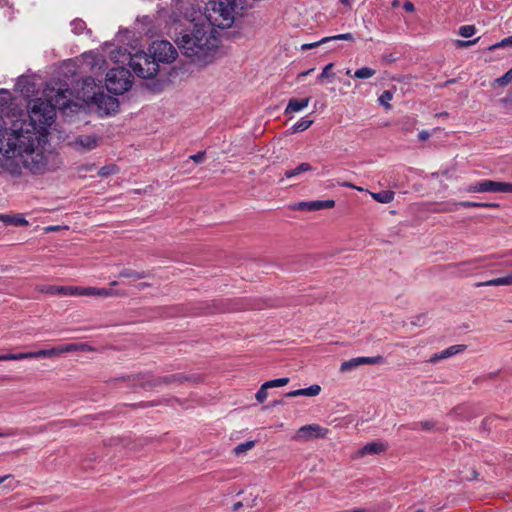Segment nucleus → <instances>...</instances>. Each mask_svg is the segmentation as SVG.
Here are the masks:
<instances>
[{
  "label": "nucleus",
  "instance_id": "nucleus-1",
  "mask_svg": "<svg viewBox=\"0 0 512 512\" xmlns=\"http://www.w3.org/2000/svg\"><path fill=\"white\" fill-rule=\"evenodd\" d=\"M217 31L210 24L196 22L180 32L176 43L181 53L192 62L208 63L218 47Z\"/></svg>",
  "mask_w": 512,
  "mask_h": 512
},
{
  "label": "nucleus",
  "instance_id": "nucleus-2",
  "mask_svg": "<svg viewBox=\"0 0 512 512\" xmlns=\"http://www.w3.org/2000/svg\"><path fill=\"white\" fill-rule=\"evenodd\" d=\"M42 138L45 135L35 123L19 118L12 122L9 129L0 130V152L20 156L39 146Z\"/></svg>",
  "mask_w": 512,
  "mask_h": 512
},
{
  "label": "nucleus",
  "instance_id": "nucleus-3",
  "mask_svg": "<svg viewBox=\"0 0 512 512\" xmlns=\"http://www.w3.org/2000/svg\"><path fill=\"white\" fill-rule=\"evenodd\" d=\"M82 99L88 104H95L105 114L115 113L119 107L117 98L105 94L92 77L83 79Z\"/></svg>",
  "mask_w": 512,
  "mask_h": 512
},
{
  "label": "nucleus",
  "instance_id": "nucleus-4",
  "mask_svg": "<svg viewBox=\"0 0 512 512\" xmlns=\"http://www.w3.org/2000/svg\"><path fill=\"white\" fill-rule=\"evenodd\" d=\"M237 7V0H218L212 2L211 8L207 10L205 23L210 24V28H230L235 20Z\"/></svg>",
  "mask_w": 512,
  "mask_h": 512
},
{
  "label": "nucleus",
  "instance_id": "nucleus-5",
  "mask_svg": "<svg viewBox=\"0 0 512 512\" xmlns=\"http://www.w3.org/2000/svg\"><path fill=\"white\" fill-rule=\"evenodd\" d=\"M55 117L54 107L41 99H36L32 102L27 115H24L20 119L25 121H31L37 125L38 129L44 131L45 126H50Z\"/></svg>",
  "mask_w": 512,
  "mask_h": 512
},
{
  "label": "nucleus",
  "instance_id": "nucleus-6",
  "mask_svg": "<svg viewBox=\"0 0 512 512\" xmlns=\"http://www.w3.org/2000/svg\"><path fill=\"white\" fill-rule=\"evenodd\" d=\"M132 86L130 70L124 67L111 68L106 74V88L114 95L128 91Z\"/></svg>",
  "mask_w": 512,
  "mask_h": 512
},
{
  "label": "nucleus",
  "instance_id": "nucleus-7",
  "mask_svg": "<svg viewBox=\"0 0 512 512\" xmlns=\"http://www.w3.org/2000/svg\"><path fill=\"white\" fill-rule=\"evenodd\" d=\"M129 67L136 76L143 79H151L156 76L159 71V65L151 58L149 53L143 51L137 52L131 56Z\"/></svg>",
  "mask_w": 512,
  "mask_h": 512
},
{
  "label": "nucleus",
  "instance_id": "nucleus-8",
  "mask_svg": "<svg viewBox=\"0 0 512 512\" xmlns=\"http://www.w3.org/2000/svg\"><path fill=\"white\" fill-rule=\"evenodd\" d=\"M151 58L159 63H170L176 59L177 51L174 46L166 40L154 41L148 48Z\"/></svg>",
  "mask_w": 512,
  "mask_h": 512
},
{
  "label": "nucleus",
  "instance_id": "nucleus-9",
  "mask_svg": "<svg viewBox=\"0 0 512 512\" xmlns=\"http://www.w3.org/2000/svg\"><path fill=\"white\" fill-rule=\"evenodd\" d=\"M19 157L22 158L23 165L33 173H42L46 168V157L43 152L38 149V146L32 148L31 151H26Z\"/></svg>",
  "mask_w": 512,
  "mask_h": 512
},
{
  "label": "nucleus",
  "instance_id": "nucleus-10",
  "mask_svg": "<svg viewBox=\"0 0 512 512\" xmlns=\"http://www.w3.org/2000/svg\"><path fill=\"white\" fill-rule=\"evenodd\" d=\"M384 363V358L381 355L375 357H356L348 361H344L340 366L342 373L350 372L361 365H375Z\"/></svg>",
  "mask_w": 512,
  "mask_h": 512
},
{
  "label": "nucleus",
  "instance_id": "nucleus-11",
  "mask_svg": "<svg viewBox=\"0 0 512 512\" xmlns=\"http://www.w3.org/2000/svg\"><path fill=\"white\" fill-rule=\"evenodd\" d=\"M468 192L506 193V182L483 180V181L477 182V183L469 186Z\"/></svg>",
  "mask_w": 512,
  "mask_h": 512
},
{
  "label": "nucleus",
  "instance_id": "nucleus-12",
  "mask_svg": "<svg viewBox=\"0 0 512 512\" xmlns=\"http://www.w3.org/2000/svg\"><path fill=\"white\" fill-rule=\"evenodd\" d=\"M328 429L318 424L305 425L299 428L295 438L298 440H310L314 438H323L327 435Z\"/></svg>",
  "mask_w": 512,
  "mask_h": 512
},
{
  "label": "nucleus",
  "instance_id": "nucleus-13",
  "mask_svg": "<svg viewBox=\"0 0 512 512\" xmlns=\"http://www.w3.org/2000/svg\"><path fill=\"white\" fill-rule=\"evenodd\" d=\"M335 206L334 200H315V201H308V202H300L297 207L299 210H306V211H317L322 209H330Z\"/></svg>",
  "mask_w": 512,
  "mask_h": 512
},
{
  "label": "nucleus",
  "instance_id": "nucleus-14",
  "mask_svg": "<svg viewBox=\"0 0 512 512\" xmlns=\"http://www.w3.org/2000/svg\"><path fill=\"white\" fill-rule=\"evenodd\" d=\"M100 138L95 135H80L73 142L74 146L84 151H90L96 148L99 144Z\"/></svg>",
  "mask_w": 512,
  "mask_h": 512
},
{
  "label": "nucleus",
  "instance_id": "nucleus-15",
  "mask_svg": "<svg viewBox=\"0 0 512 512\" xmlns=\"http://www.w3.org/2000/svg\"><path fill=\"white\" fill-rule=\"evenodd\" d=\"M466 349V346L465 345H461V344H458V345H453V346H450L448 348H446L445 350L439 352V353H435L429 360L430 363H436L440 360H443V359H447V358H450L458 353H461L463 352L464 350Z\"/></svg>",
  "mask_w": 512,
  "mask_h": 512
},
{
  "label": "nucleus",
  "instance_id": "nucleus-16",
  "mask_svg": "<svg viewBox=\"0 0 512 512\" xmlns=\"http://www.w3.org/2000/svg\"><path fill=\"white\" fill-rule=\"evenodd\" d=\"M335 40L353 41L354 40V36H353L352 33H344V34H339V35H335V36H331V37H325V38H322L321 40H319L317 42L303 44L301 46V49L302 50L312 49V48H315V47H317V46H319L321 44H324V43H327V42H330V41H335Z\"/></svg>",
  "mask_w": 512,
  "mask_h": 512
},
{
  "label": "nucleus",
  "instance_id": "nucleus-17",
  "mask_svg": "<svg viewBox=\"0 0 512 512\" xmlns=\"http://www.w3.org/2000/svg\"><path fill=\"white\" fill-rule=\"evenodd\" d=\"M114 292L111 289L106 288H95V287H79L78 296H98V297H110L113 296Z\"/></svg>",
  "mask_w": 512,
  "mask_h": 512
},
{
  "label": "nucleus",
  "instance_id": "nucleus-18",
  "mask_svg": "<svg viewBox=\"0 0 512 512\" xmlns=\"http://www.w3.org/2000/svg\"><path fill=\"white\" fill-rule=\"evenodd\" d=\"M310 102V97H306L303 99L291 98L288 102V105L285 109V114H291L300 112L305 109Z\"/></svg>",
  "mask_w": 512,
  "mask_h": 512
},
{
  "label": "nucleus",
  "instance_id": "nucleus-19",
  "mask_svg": "<svg viewBox=\"0 0 512 512\" xmlns=\"http://www.w3.org/2000/svg\"><path fill=\"white\" fill-rule=\"evenodd\" d=\"M320 392H321V387L317 384H314L308 388L290 391L285 394V397H288V398H293V397H297V396L314 397V396H317Z\"/></svg>",
  "mask_w": 512,
  "mask_h": 512
},
{
  "label": "nucleus",
  "instance_id": "nucleus-20",
  "mask_svg": "<svg viewBox=\"0 0 512 512\" xmlns=\"http://www.w3.org/2000/svg\"><path fill=\"white\" fill-rule=\"evenodd\" d=\"M63 353H64V346L61 345V346L53 347L51 349H44V350L31 352V356H32V358H50V357H54V356H59Z\"/></svg>",
  "mask_w": 512,
  "mask_h": 512
},
{
  "label": "nucleus",
  "instance_id": "nucleus-21",
  "mask_svg": "<svg viewBox=\"0 0 512 512\" xmlns=\"http://www.w3.org/2000/svg\"><path fill=\"white\" fill-rule=\"evenodd\" d=\"M149 276H150L149 272H146V271H136V270L130 269V268H125V269L121 270L120 273H119V277L127 278V279H130L132 281H138V280L147 278Z\"/></svg>",
  "mask_w": 512,
  "mask_h": 512
},
{
  "label": "nucleus",
  "instance_id": "nucleus-22",
  "mask_svg": "<svg viewBox=\"0 0 512 512\" xmlns=\"http://www.w3.org/2000/svg\"><path fill=\"white\" fill-rule=\"evenodd\" d=\"M386 449V445L381 442H370L363 446L359 450V454L361 456L367 455V454H378L383 452Z\"/></svg>",
  "mask_w": 512,
  "mask_h": 512
},
{
  "label": "nucleus",
  "instance_id": "nucleus-23",
  "mask_svg": "<svg viewBox=\"0 0 512 512\" xmlns=\"http://www.w3.org/2000/svg\"><path fill=\"white\" fill-rule=\"evenodd\" d=\"M182 376L181 375H172V376H167V377H159L157 379H155L153 382H143L141 384V386L145 389L147 388H150V387H153V386H157V385H161V384H168V383H171V382H174V381H180L182 380Z\"/></svg>",
  "mask_w": 512,
  "mask_h": 512
},
{
  "label": "nucleus",
  "instance_id": "nucleus-24",
  "mask_svg": "<svg viewBox=\"0 0 512 512\" xmlns=\"http://www.w3.org/2000/svg\"><path fill=\"white\" fill-rule=\"evenodd\" d=\"M500 285H512V273L507 276H504V277H499V278H495V279L488 280L485 282L476 283L477 287L500 286Z\"/></svg>",
  "mask_w": 512,
  "mask_h": 512
},
{
  "label": "nucleus",
  "instance_id": "nucleus-25",
  "mask_svg": "<svg viewBox=\"0 0 512 512\" xmlns=\"http://www.w3.org/2000/svg\"><path fill=\"white\" fill-rule=\"evenodd\" d=\"M371 197L379 203H390L394 199V192L391 190H383L380 192H371Z\"/></svg>",
  "mask_w": 512,
  "mask_h": 512
},
{
  "label": "nucleus",
  "instance_id": "nucleus-26",
  "mask_svg": "<svg viewBox=\"0 0 512 512\" xmlns=\"http://www.w3.org/2000/svg\"><path fill=\"white\" fill-rule=\"evenodd\" d=\"M63 346H64V353L76 352V351H81V352L94 351V348L87 343H70V344H66Z\"/></svg>",
  "mask_w": 512,
  "mask_h": 512
},
{
  "label": "nucleus",
  "instance_id": "nucleus-27",
  "mask_svg": "<svg viewBox=\"0 0 512 512\" xmlns=\"http://www.w3.org/2000/svg\"><path fill=\"white\" fill-rule=\"evenodd\" d=\"M312 170H313V168L309 163L303 162V163L299 164L294 169L286 170L284 175L286 178H292V177H296L304 172H308V171H312Z\"/></svg>",
  "mask_w": 512,
  "mask_h": 512
},
{
  "label": "nucleus",
  "instance_id": "nucleus-28",
  "mask_svg": "<svg viewBox=\"0 0 512 512\" xmlns=\"http://www.w3.org/2000/svg\"><path fill=\"white\" fill-rule=\"evenodd\" d=\"M313 124V120L308 117L302 118L292 126V133H299L307 130Z\"/></svg>",
  "mask_w": 512,
  "mask_h": 512
},
{
  "label": "nucleus",
  "instance_id": "nucleus-29",
  "mask_svg": "<svg viewBox=\"0 0 512 512\" xmlns=\"http://www.w3.org/2000/svg\"><path fill=\"white\" fill-rule=\"evenodd\" d=\"M32 358L31 352H23V353H9L0 355V361H10V360H23Z\"/></svg>",
  "mask_w": 512,
  "mask_h": 512
},
{
  "label": "nucleus",
  "instance_id": "nucleus-30",
  "mask_svg": "<svg viewBox=\"0 0 512 512\" xmlns=\"http://www.w3.org/2000/svg\"><path fill=\"white\" fill-rule=\"evenodd\" d=\"M376 74V71L370 67H362L360 69H357L353 77L358 79H368Z\"/></svg>",
  "mask_w": 512,
  "mask_h": 512
},
{
  "label": "nucleus",
  "instance_id": "nucleus-31",
  "mask_svg": "<svg viewBox=\"0 0 512 512\" xmlns=\"http://www.w3.org/2000/svg\"><path fill=\"white\" fill-rule=\"evenodd\" d=\"M255 446V441H246L244 443H240L238 444L234 449H233V453L236 455V456H240L244 453H246L248 450H251L253 447Z\"/></svg>",
  "mask_w": 512,
  "mask_h": 512
},
{
  "label": "nucleus",
  "instance_id": "nucleus-32",
  "mask_svg": "<svg viewBox=\"0 0 512 512\" xmlns=\"http://www.w3.org/2000/svg\"><path fill=\"white\" fill-rule=\"evenodd\" d=\"M457 205H459L461 207H464V208H472V207H479V208L491 207V208H494V207H498L499 206L496 203H483V202H472V201H461Z\"/></svg>",
  "mask_w": 512,
  "mask_h": 512
},
{
  "label": "nucleus",
  "instance_id": "nucleus-33",
  "mask_svg": "<svg viewBox=\"0 0 512 512\" xmlns=\"http://www.w3.org/2000/svg\"><path fill=\"white\" fill-rule=\"evenodd\" d=\"M5 483L4 489H7L8 491H12L15 488L18 487L19 481H15L12 479V475H4L0 477V484Z\"/></svg>",
  "mask_w": 512,
  "mask_h": 512
},
{
  "label": "nucleus",
  "instance_id": "nucleus-34",
  "mask_svg": "<svg viewBox=\"0 0 512 512\" xmlns=\"http://www.w3.org/2000/svg\"><path fill=\"white\" fill-rule=\"evenodd\" d=\"M512 81V68L509 69L503 76L495 79L493 82H492V87H495L496 85H499V86H506L507 84H509L510 82Z\"/></svg>",
  "mask_w": 512,
  "mask_h": 512
},
{
  "label": "nucleus",
  "instance_id": "nucleus-35",
  "mask_svg": "<svg viewBox=\"0 0 512 512\" xmlns=\"http://www.w3.org/2000/svg\"><path fill=\"white\" fill-rule=\"evenodd\" d=\"M79 293V287H73V286H57V292L56 294L59 295H71V296H78Z\"/></svg>",
  "mask_w": 512,
  "mask_h": 512
},
{
  "label": "nucleus",
  "instance_id": "nucleus-36",
  "mask_svg": "<svg viewBox=\"0 0 512 512\" xmlns=\"http://www.w3.org/2000/svg\"><path fill=\"white\" fill-rule=\"evenodd\" d=\"M393 99V94L389 90L383 91V93L379 96L378 101L381 105H383L386 109H390V101Z\"/></svg>",
  "mask_w": 512,
  "mask_h": 512
},
{
  "label": "nucleus",
  "instance_id": "nucleus-37",
  "mask_svg": "<svg viewBox=\"0 0 512 512\" xmlns=\"http://www.w3.org/2000/svg\"><path fill=\"white\" fill-rule=\"evenodd\" d=\"M480 260H481V258L461 262V263L456 264L455 267L458 269L459 273L468 272L469 270H471L470 268L472 266H474L476 263H478Z\"/></svg>",
  "mask_w": 512,
  "mask_h": 512
},
{
  "label": "nucleus",
  "instance_id": "nucleus-38",
  "mask_svg": "<svg viewBox=\"0 0 512 512\" xmlns=\"http://www.w3.org/2000/svg\"><path fill=\"white\" fill-rule=\"evenodd\" d=\"M289 378H278L265 382V388L282 387L288 384Z\"/></svg>",
  "mask_w": 512,
  "mask_h": 512
},
{
  "label": "nucleus",
  "instance_id": "nucleus-39",
  "mask_svg": "<svg viewBox=\"0 0 512 512\" xmlns=\"http://www.w3.org/2000/svg\"><path fill=\"white\" fill-rule=\"evenodd\" d=\"M476 33L474 25H464L459 28V34L464 38L472 37Z\"/></svg>",
  "mask_w": 512,
  "mask_h": 512
},
{
  "label": "nucleus",
  "instance_id": "nucleus-40",
  "mask_svg": "<svg viewBox=\"0 0 512 512\" xmlns=\"http://www.w3.org/2000/svg\"><path fill=\"white\" fill-rule=\"evenodd\" d=\"M332 67H333V63L327 64L323 68V70L320 73V75L318 76V80L319 81H323L326 78H333L335 76V74L332 72Z\"/></svg>",
  "mask_w": 512,
  "mask_h": 512
},
{
  "label": "nucleus",
  "instance_id": "nucleus-41",
  "mask_svg": "<svg viewBox=\"0 0 512 512\" xmlns=\"http://www.w3.org/2000/svg\"><path fill=\"white\" fill-rule=\"evenodd\" d=\"M72 30L75 34H81L86 28V24L83 20L76 19L71 22Z\"/></svg>",
  "mask_w": 512,
  "mask_h": 512
},
{
  "label": "nucleus",
  "instance_id": "nucleus-42",
  "mask_svg": "<svg viewBox=\"0 0 512 512\" xmlns=\"http://www.w3.org/2000/svg\"><path fill=\"white\" fill-rule=\"evenodd\" d=\"M36 290L41 292V293L55 295L56 292H57V286H54V285H41V286H37Z\"/></svg>",
  "mask_w": 512,
  "mask_h": 512
},
{
  "label": "nucleus",
  "instance_id": "nucleus-43",
  "mask_svg": "<svg viewBox=\"0 0 512 512\" xmlns=\"http://www.w3.org/2000/svg\"><path fill=\"white\" fill-rule=\"evenodd\" d=\"M267 389L268 388H265V383H263L255 395L256 400L258 402L263 403L267 399V397H268Z\"/></svg>",
  "mask_w": 512,
  "mask_h": 512
},
{
  "label": "nucleus",
  "instance_id": "nucleus-44",
  "mask_svg": "<svg viewBox=\"0 0 512 512\" xmlns=\"http://www.w3.org/2000/svg\"><path fill=\"white\" fill-rule=\"evenodd\" d=\"M478 41H479V38H476V39H473V40H456V41H455V45H456L458 48H464V47H469V46H471V45H474V44H476Z\"/></svg>",
  "mask_w": 512,
  "mask_h": 512
},
{
  "label": "nucleus",
  "instance_id": "nucleus-45",
  "mask_svg": "<svg viewBox=\"0 0 512 512\" xmlns=\"http://www.w3.org/2000/svg\"><path fill=\"white\" fill-rule=\"evenodd\" d=\"M509 45H512V36L510 37H507L505 39H503L502 41L494 44V45H491L489 47L490 50H494L496 48H499V47H506V46H509Z\"/></svg>",
  "mask_w": 512,
  "mask_h": 512
},
{
  "label": "nucleus",
  "instance_id": "nucleus-46",
  "mask_svg": "<svg viewBox=\"0 0 512 512\" xmlns=\"http://www.w3.org/2000/svg\"><path fill=\"white\" fill-rule=\"evenodd\" d=\"M114 171H115L114 166H104V167L100 168V170L98 171V174L102 177H106V176L114 173Z\"/></svg>",
  "mask_w": 512,
  "mask_h": 512
},
{
  "label": "nucleus",
  "instance_id": "nucleus-47",
  "mask_svg": "<svg viewBox=\"0 0 512 512\" xmlns=\"http://www.w3.org/2000/svg\"><path fill=\"white\" fill-rule=\"evenodd\" d=\"M0 104L1 105H6L8 104L9 100H10V93L7 91V90H4V89H1L0 90Z\"/></svg>",
  "mask_w": 512,
  "mask_h": 512
},
{
  "label": "nucleus",
  "instance_id": "nucleus-48",
  "mask_svg": "<svg viewBox=\"0 0 512 512\" xmlns=\"http://www.w3.org/2000/svg\"><path fill=\"white\" fill-rule=\"evenodd\" d=\"M205 158V152L200 151L192 156H190V159L193 160L195 163H201Z\"/></svg>",
  "mask_w": 512,
  "mask_h": 512
},
{
  "label": "nucleus",
  "instance_id": "nucleus-49",
  "mask_svg": "<svg viewBox=\"0 0 512 512\" xmlns=\"http://www.w3.org/2000/svg\"><path fill=\"white\" fill-rule=\"evenodd\" d=\"M16 435H18L17 429L10 428L4 432L0 431V437H12V436H16Z\"/></svg>",
  "mask_w": 512,
  "mask_h": 512
},
{
  "label": "nucleus",
  "instance_id": "nucleus-50",
  "mask_svg": "<svg viewBox=\"0 0 512 512\" xmlns=\"http://www.w3.org/2000/svg\"><path fill=\"white\" fill-rule=\"evenodd\" d=\"M419 425L423 430H431L434 427V423L432 421H422Z\"/></svg>",
  "mask_w": 512,
  "mask_h": 512
},
{
  "label": "nucleus",
  "instance_id": "nucleus-51",
  "mask_svg": "<svg viewBox=\"0 0 512 512\" xmlns=\"http://www.w3.org/2000/svg\"><path fill=\"white\" fill-rule=\"evenodd\" d=\"M403 8H404V10H405L406 12H409V13H411V12H414V11H415V6H414V4H413L411 1H406V2H404V4H403Z\"/></svg>",
  "mask_w": 512,
  "mask_h": 512
},
{
  "label": "nucleus",
  "instance_id": "nucleus-52",
  "mask_svg": "<svg viewBox=\"0 0 512 512\" xmlns=\"http://www.w3.org/2000/svg\"><path fill=\"white\" fill-rule=\"evenodd\" d=\"M430 137V133L426 130H422L419 132L418 134V138L421 140V141H425L427 140L428 138Z\"/></svg>",
  "mask_w": 512,
  "mask_h": 512
},
{
  "label": "nucleus",
  "instance_id": "nucleus-53",
  "mask_svg": "<svg viewBox=\"0 0 512 512\" xmlns=\"http://www.w3.org/2000/svg\"><path fill=\"white\" fill-rule=\"evenodd\" d=\"M150 286H151V285H150L149 283H147V282H142V283H140V284H138V285H137V287H138V289H139V290H142V289H144V288H146V287H150Z\"/></svg>",
  "mask_w": 512,
  "mask_h": 512
},
{
  "label": "nucleus",
  "instance_id": "nucleus-54",
  "mask_svg": "<svg viewBox=\"0 0 512 512\" xmlns=\"http://www.w3.org/2000/svg\"><path fill=\"white\" fill-rule=\"evenodd\" d=\"M312 71H314V69H313V68H312V69H309V70H307V71H305V72L300 73L298 77H299V78H301V77L308 76V74H310Z\"/></svg>",
  "mask_w": 512,
  "mask_h": 512
},
{
  "label": "nucleus",
  "instance_id": "nucleus-55",
  "mask_svg": "<svg viewBox=\"0 0 512 512\" xmlns=\"http://www.w3.org/2000/svg\"><path fill=\"white\" fill-rule=\"evenodd\" d=\"M423 318H425V316H424V315L417 316L416 321H413V322H412V324H414V325H418V323H420V321H421Z\"/></svg>",
  "mask_w": 512,
  "mask_h": 512
},
{
  "label": "nucleus",
  "instance_id": "nucleus-56",
  "mask_svg": "<svg viewBox=\"0 0 512 512\" xmlns=\"http://www.w3.org/2000/svg\"><path fill=\"white\" fill-rule=\"evenodd\" d=\"M16 223L19 225L27 224L28 222L24 218H19L16 220Z\"/></svg>",
  "mask_w": 512,
  "mask_h": 512
},
{
  "label": "nucleus",
  "instance_id": "nucleus-57",
  "mask_svg": "<svg viewBox=\"0 0 512 512\" xmlns=\"http://www.w3.org/2000/svg\"><path fill=\"white\" fill-rule=\"evenodd\" d=\"M506 193H512V183H506Z\"/></svg>",
  "mask_w": 512,
  "mask_h": 512
},
{
  "label": "nucleus",
  "instance_id": "nucleus-58",
  "mask_svg": "<svg viewBox=\"0 0 512 512\" xmlns=\"http://www.w3.org/2000/svg\"><path fill=\"white\" fill-rule=\"evenodd\" d=\"M242 506H243V505H242V503H241V502H237V503H235V504L233 505V509H234L235 511H237V510H238V509H240Z\"/></svg>",
  "mask_w": 512,
  "mask_h": 512
},
{
  "label": "nucleus",
  "instance_id": "nucleus-59",
  "mask_svg": "<svg viewBox=\"0 0 512 512\" xmlns=\"http://www.w3.org/2000/svg\"><path fill=\"white\" fill-rule=\"evenodd\" d=\"M59 229L58 226H50L47 228V231H57Z\"/></svg>",
  "mask_w": 512,
  "mask_h": 512
},
{
  "label": "nucleus",
  "instance_id": "nucleus-60",
  "mask_svg": "<svg viewBox=\"0 0 512 512\" xmlns=\"http://www.w3.org/2000/svg\"><path fill=\"white\" fill-rule=\"evenodd\" d=\"M398 5H399V1H398V0H394V1L392 2V6H393V7H397Z\"/></svg>",
  "mask_w": 512,
  "mask_h": 512
},
{
  "label": "nucleus",
  "instance_id": "nucleus-61",
  "mask_svg": "<svg viewBox=\"0 0 512 512\" xmlns=\"http://www.w3.org/2000/svg\"><path fill=\"white\" fill-rule=\"evenodd\" d=\"M497 374H498V372L490 373V374L488 375V378H493V377H495Z\"/></svg>",
  "mask_w": 512,
  "mask_h": 512
},
{
  "label": "nucleus",
  "instance_id": "nucleus-62",
  "mask_svg": "<svg viewBox=\"0 0 512 512\" xmlns=\"http://www.w3.org/2000/svg\"><path fill=\"white\" fill-rule=\"evenodd\" d=\"M117 284H118L117 281H113L110 283L111 286H116Z\"/></svg>",
  "mask_w": 512,
  "mask_h": 512
},
{
  "label": "nucleus",
  "instance_id": "nucleus-63",
  "mask_svg": "<svg viewBox=\"0 0 512 512\" xmlns=\"http://www.w3.org/2000/svg\"><path fill=\"white\" fill-rule=\"evenodd\" d=\"M346 75H348V76H352V75H351V70H350V69H348V70L346 71Z\"/></svg>",
  "mask_w": 512,
  "mask_h": 512
},
{
  "label": "nucleus",
  "instance_id": "nucleus-64",
  "mask_svg": "<svg viewBox=\"0 0 512 512\" xmlns=\"http://www.w3.org/2000/svg\"><path fill=\"white\" fill-rule=\"evenodd\" d=\"M416 512H425L423 509H418Z\"/></svg>",
  "mask_w": 512,
  "mask_h": 512
}]
</instances>
